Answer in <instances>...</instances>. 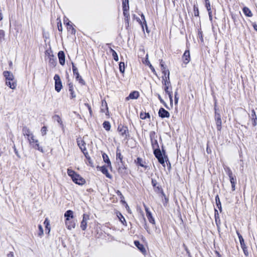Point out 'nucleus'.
<instances>
[{
	"mask_svg": "<svg viewBox=\"0 0 257 257\" xmlns=\"http://www.w3.org/2000/svg\"><path fill=\"white\" fill-rule=\"evenodd\" d=\"M144 63L150 67L152 72L155 75H157V73H156V71L154 67L152 66V65L151 64L150 62L149 61V60L148 59V54L146 55V59H145V61L144 62Z\"/></svg>",
	"mask_w": 257,
	"mask_h": 257,
	"instance_id": "22",
	"label": "nucleus"
},
{
	"mask_svg": "<svg viewBox=\"0 0 257 257\" xmlns=\"http://www.w3.org/2000/svg\"><path fill=\"white\" fill-rule=\"evenodd\" d=\"M33 147L42 153L44 152L42 147L39 146L38 141H35V144L33 145Z\"/></svg>",
	"mask_w": 257,
	"mask_h": 257,
	"instance_id": "36",
	"label": "nucleus"
},
{
	"mask_svg": "<svg viewBox=\"0 0 257 257\" xmlns=\"http://www.w3.org/2000/svg\"><path fill=\"white\" fill-rule=\"evenodd\" d=\"M5 40V32L3 30H0V41L1 42Z\"/></svg>",
	"mask_w": 257,
	"mask_h": 257,
	"instance_id": "44",
	"label": "nucleus"
},
{
	"mask_svg": "<svg viewBox=\"0 0 257 257\" xmlns=\"http://www.w3.org/2000/svg\"><path fill=\"white\" fill-rule=\"evenodd\" d=\"M157 137L156 133L154 131H152L150 133V138L154 154L161 152L159 144L157 140Z\"/></svg>",
	"mask_w": 257,
	"mask_h": 257,
	"instance_id": "3",
	"label": "nucleus"
},
{
	"mask_svg": "<svg viewBox=\"0 0 257 257\" xmlns=\"http://www.w3.org/2000/svg\"><path fill=\"white\" fill-rule=\"evenodd\" d=\"M67 85L68 86L69 90L74 89L73 84L71 81L67 82Z\"/></svg>",
	"mask_w": 257,
	"mask_h": 257,
	"instance_id": "58",
	"label": "nucleus"
},
{
	"mask_svg": "<svg viewBox=\"0 0 257 257\" xmlns=\"http://www.w3.org/2000/svg\"><path fill=\"white\" fill-rule=\"evenodd\" d=\"M23 134L25 136H27L28 138H29L31 136V133L30 129L27 126H23L22 129Z\"/></svg>",
	"mask_w": 257,
	"mask_h": 257,
	"instance_id": "29",
	"label": "nucleus"
},
{
	"mask_svg": "<svg viewBox=\"0 0 257 257\" xmlns=\"http://www.w3.org/2000/svg\"><path fill=\"white\" fill-rule=\"evenodd\" d=\"M77 144L78 146L79 147V149L80 147H85L86 143L85 142L81 139L80 138H78L76 140Z\"/></svg>",
	"mask_w": 257,
	"mask_h": 257,
	"instance_id": "32",
	"label": "nucleus"
},
{
	"mask_svg": "<svg viewBox=\"0 0 257 257\" xmlns=\"http://www.w3.org/2000/svg\"><path fill=\"white\" fill-rule=\"evenodd\" d=\"M241 247L242 248L243 253L245 256L248 255V252L247 251V246L246 245H244L243 246H241Z\"/></svg>",
	"mask_w": 257,
	"mask_h": 257,
	"instance_id": "53",
	"label": "nucleus"
},
{
	"mask_svg": "<svg viewBox=\"0 0 257 257\" xmlns=\"http://www.w3.org/2000/svg\"><path fill=\"white\" fill-rule=\"evenodd\" d=\"M160 66L162 73H164V71H169L166 68V66L165 65V62L163 61V60H160Z\"/></svg>",
	"mask_w": 257,
	"mask_h": 257,
	"instance_id": "42",
	"label": "nucleus"
},
{
	"mask_svg": "<svg viewBox=\"0 0 257 257\" xmlns=\"http://www.w3.org/2000/svg\"><path fill=\"white\" fill-rule=\"evenodd\" d=\"M136 164L139 166H141L142 167H144L145 169H147L148 166L146 165H145V163H146L145 162L143 161V159L140 157H138L137 158V160H135Z\"/></svg>",
	"mask_w": 257,
	"mask_h": 257,
	"instance_id": "25",
	"label": "nucleus"
},
{
	"mask_svg": "<svg viewBox=\"0 0 257 257\" xmlns=\"http://www.w3.org/2000/svg\"><path fill=\"white\" fill-rule=\"evenodd\" d=\"M249 117L252 122V126H255L257 124V116L254 109L251 110V114L250 115H249Z\"/></svg>",
	"mask_w": 257,
	"mask_h": 257,
	"instance_id": "17",
	"label": "nucleus"
},
{
	"mask_svg": "<svg viewBox=\"0 0 257 257\" xmlns=\"http://www.w3.org/2000/svg\"><path fill=\"white\" fill-rule=\"evenodd\" d=\"M73 75L75 76L76 80L78 81L81 85H85L86 84L85 81L80 75L78 70L76 71V72H73Z\"/></svg>",
	"mask_w": 257,
	"mask_h": 257,
	"instance_id": "20",
	"label": "nucleus"
},
{
	"mask_svg": "<svg viewBox=\"0 0 257 257\" xmlns=\"http://www.w3.org/2000/svg\"><path fill=\"white\" fill-rule=\"evenodd\" d=\"M123 157L121 155L120 150L119 149L118 147H117L116 149V161L119 160V163H122L123 162H124L123 161Z\"/></svg>",
	"mask_w": 257,
	"mask_h": 257,
	"instance_id": "23",
	"label": "nucleus"
},
{
	"mask_svg": "<svg viewBox=\"0 0 257 257\" xmlns=\"http://www.w3.org/2000/svg\"><path fill=\"white\" fill-rule=\"evenodd\" d=\"M141 18L143 21H142V25H141V26L142 28V30H144V24H146V23H147V22L145 19V15L143 13H142V14L141 15Z\"/></svg>",
	"mask_w": 257,
	"mask_h": 257,
	"instance_id": "51",
	"label": "nucleus"
},
{
	"mask_svg": "<svg viewBox=\"0 0 257 257\" xmlns=\"http://www.w3.org/2000/svg\"><path fill=\"white\" fill-rule=\"evenodd\" d=\"M58 58L60 64L64 66L65 64V54L63 51H59L58 53Z\"/></svg>",
	"mask_w": 257,
	"mask_h": 257,
	"instance_id": "15",
	"label": "nucleus"
},
{
	"mask_svg": "<svg viewBox=\"0 0 257 257\" xmlns=\"http://www.w3.org/2000/svg\"><path fill=\"white\" fill-rule=\"evenodd\" d=\"M69 91L70 93V99H73L76 97V95L75 94L74 89L69 90Z\"/></svg>",
	"mask_w": 257,
	"mask_h": 257,
	"instance_id": "61",
	"label": "nucleus"
},
{
	"mask_svg": "<svg viewBox=\"0 0 257 257\" xmlns=\"http://www.w3.org/2000/svg\"><path fill=\"white\" fill-rule=\"evenodd\" d=\"M223 168L225 173L229 177L230 176L233 175L232 171L231 170L230 168L229 167L224 166Z\"/></svg>",
	"mask_w": 257,
	"mask_h": 257,
	"instance_id": "37",
	"label": "nucleus"
},
{
	"mask_svg": "<svg viewBox=\"0 0 257 257\" xmlns=\"http://www.w3.org/2000/svg\"><path fill=\"white\" fill-rule=\"evenodd\" d=\"M154 189V191L157 193H163V189L160 185L156 186Z\"/></svg>",
	"mask_w": 257,
	"mask_h": 257,
	"instance_id": "48",
	"label": "nucleus"
},
{
	"mask_svg": "<svg viewBox=\"0 0 257 257\" xmlns=\"http://www.w3.org/2000/svg\"><path fill=\"white\" fill-rule=\"evenodd\" d=\"M28 140H29V143L31 145H32V143H35V141H38V140H35L34 139V136L33 134H31L30 137L29 138H28Z\"/></svg>",
	"mask_w": 257,
	"mask_h": 257,
	"instance_id": "46",
	"label": "nucleus"
},
{
	"mask_svg": "<svg viewBox=\"0 0 257 257\" xmlns=\"http://www.w3.org/2000/svg\"><path fill=\"white\" fill-rule=\"evenodd\" d=\"M215 202H216V205L217 207L219 210L220 212H221L222 211L221 203V202H220V199L219 197V195L218 194H217L215 196Z\"/></svg>",
	"mask_w": 257,
	"mask_h": 257,
	"instance_id": "27",
	"label": "nucleus"
},
{
	"mask_svg": "<svg viewBox=\"0 0 257 257\" xmlns=\"http://www.w3.org/2000/svg\"><path fill=\"white\" fill-rule=\"evenodd\" d=\"M242 12L244 15L247 17H251L252 16V13L251 11L248 8L246 7H244L242 8Z\"/></svg>",
	"mask_w": 257,
	"mask_h": 257,
	"instance_id": "26",
	"label": "nucleus"
},
{
	"mask_svg": "<svg viewBox=\"0 0 257 257\" xmlns=\"http://www.w3.org/2000/svg\"><path fill=\"white\" fill-rule=\"evenodd\" d=\"M117 216L119 219V220L121 223L124 226L127 225L126 221H125V219L123 216L121 214V213L118 212L117 213Z\"/></svg>",
	"mask_w": 257,
	"mask_h": 257,
	"instance_id": "28",
	"label": "nucleus"
},
{
	"mask_svg": "<svg viewBox=\"0 0 257 257\" xmlns=\"http://www.w3.org/2000/svg\"><path fill=\"white\" fill-rule=\"evenodd\" d=\"M109 52L111 53L113 59L115 61H118L119 60V58H118V55H117V53L116 52V51L115 50H114L113 49H112L111 48H110Z\"/></svg>",
	"mask_w": 257,
	"mask_h": 257,
	"instance_id": "30",
	"label": "nucleus"
},
{
	"mask_svg": "<svg viewBox=\"0 0 257 257\" xmlns=\"http://www.w3.org/2000/svg\"><path fill=\"white\" fill-rule=\"evenodd\" d=\"M163 85H165L164 88V90L165 91L166 94H168L169 93H171L172 92V91H170L169 90V86H171V85H168V84H163Z\"/></svg>",
	"mask_w": 257,
	"mask_h": 257,
	"instance_id": "52",
	"label": "nucleus"
},
{
	"mask_svg": "<svg viewBox=\"0 0 257 257\" xmlns=\"http://www.w3.org/2000/svg\"><path fill=\"white\" fill-rule=\"evenodd\" d=\"M215 217V221L216 225H220L221 224V221L220 219L219 216H217Z\"/></svg>",
	"mask_w": 257,
	"mask_h": 257,
	"instance_id": "57",
	"label": "nucleus"
},
{
	"mask_svg": "<svg viewBox=\"0 0 257 257\" xmlns=\"http://www.w3.org/2000/svg\"><path fill=\"white\" fill-rule=\"evenodd\" d=\"M194 15L196 17H199V11L197 4H194L193 6Z\"/></svg>",
	"mask_w": 257,
	"mask_h": 257,
	"instance_id": "38",
	"label": "nucleus"
},
{
	"mask_svg": "<svg viewBox=\"0 0 257 257\" xmlns=\"http://www.w3.org/2000/svg\"><path fill=\"white\" fill-rule=\"evenodd\" d=\"M68 175L71 177L73 182L79 185H83L86 183L85 180L74 170L68 168L67 169Z\"/></svg>",
	"mask_w": 257,
	"mask_h": 257,
	"instance_id": "2",
	"label": "nucleus"
},
{
	"mask_svg": "<svg viewBox=\"0 0 257 257\" xmlns=\"http://www.w3.org/2000/svg\"><path fill=\"white\" fill-rule=\"evenodd\" d=\"M119 70L121 73H124L125 71V64L123 62H120L119 63Z\"/></svg>",
	"mask_w": 257,
	"mask_h": 257,
	"instance_id": "40",
	"label": "nucleus"
},
{
	"mask_svg": "<svg viewBox=\"0 0 257 257\" xmlns=\"http://www.w3.org/2000/svg\"><path fill=\"white\" fill-rule=\"evenodd\" d=\"M71 65L73 73L74 72H76V71L78 70L75 64L73 62H71Z\"/></svg>",
	"mask_w": 257,
	"mask_h": 257,
	"instance_id": "63",
	"label": "nucleus"
},
{
	"mask_svg": "<svg viewBox=\"0 0 257 257\" xmlns=\"http://www.w3.org/2000/svg\"><path fill=\"white\" fill-rule=\"evenodd\" d=\"M155 157L158 159V162L160 163L163 166L165 167V162H167V158L162 155V153L161 152L160 153H157L154 154Z\"/></svg>",
	"mask_w": 257,
	"mask_h": 257,
	"instance_id": "8",
	"label": "nucleus"
},
{
	"mask_svg": "<svg viewBox=\"0 0 257 257\" xmlns=\"http://www.w3.org/2000/svg\"><path fill=\"white\" fill-rule=\"evenodd\" d=\"M151 183H152V185L153 187H154V188L155 187H156V186H157L158 183H157V180H155V179L152 178Z\"/></svg>",
	"mask_w": 257,
	"mask_h": 257,
	"instance_id": "60",
	"label": "nucleus"
},
{
	"mask_svg": "<svg viewBox=\"0 0 257 257\" xmlns=\"http://www.w3.org/2000/svg\"><path fill=\"white\" fill-rule=\"evenodd\" d=\"M47 131V127L46 126H43L41 130V132L42 136H44L46 134Z\"/></svg>",
	"mask_w": 257,
	"mask_h": 257,
	"instance_id": "54",
	"label": "nucleus"
},
{
	"mask_svg": "<svg viewBox=\"0 0 257 257\" xmlns=\"http://www.w3.org/2000/svg\"><path fill=\"white\" fill-rule=\"evenodd\" d=\"M65 223L66 227L69 230H71L75 227V222L73 219L68 220H65Z\"/></svg>",
	"mask_w": 257,
	"mask_h": 257,
	"instance_id": "18",
	"label": "nucleus"
},
{
	"mask_svg": "<svg viewBox=\"0 0 257 257\" xmlns=\"http://www.w3.org/2000/svg\"><path fill=\"white\" fill-rule=\"evenodd\" d=\"M183 247H184V249L186 251V253H187L188 256L189 257H192L189 249L188 248L187 245L185 243L183 244Z\"/></svg>",
	"mask_w": 257,
	"mask_h": 257,
	"instance_id": "50",
	"label": "nucleus"
},
{
	"mask_svg": "<svg viewBox=\"0 0 257 257\" xmlns=\"http://www.w3.org/2000/svg\"><path fill=\"white\" fill-rule=\"evenodd\" d=\"M89 219V216L88 214H84L83 219L81 222L80 227L83 231L85 230L87 227V220Z\"/></svg>",
	"mask_w": 257,
	"mask_h": 257,
	"instance_id": "13",
	"label": "nucleus"
},
{
	"mask_svg": "<svg viewBox=\"0 0 257 257\" xmlns=\"http://www.w3.org/2000/svg\"><path fill=\"white\" fill-rule=\"evenodd\" d=\"M67 29L68 31L72 35H75L76 33V30L73 27V25L72 24H71L70 25H67Z\"/></svg>",
	"mask_w": 257,
	"mask_h": 257,
	"instance_id": "31",
	"label": "nucleus"
},
{
	"mask_svg": "<svg viewBox=\"0 0 257 257\" xmlns=\"http://www.w3.org/2000/svg\"><path fill=\"white\" fill-rule=\"evenodd\" d=\"M38 229H39V235L41 236L43 234V228L41 224L38 225Z\"/></svg>",
	"mask_w": 257,
	"mask_h": 257,
	"instance_id": "55",
	"label": "nucleus"
},
{
	"mask_svg": "<svg viewBox=\"0 0 257 257\" xmlns=\"http://www.w3.org/2000/svg\"><path fill=\"white\" fill-rule=\"evenodd\" d=\"M215 111V120L216 124V128L218 131H220L221 130L222 121L221 119V115L219 111L218 107H214Z\"/></svg>",
	"mask_w": 257,
	"mask_h": 257,
	"instance_id": "5",
	"label": "nucleus"
},
{
	"mask_svg": "<svg viewBox=\"0 0 257 257\" xmlns=\"http://www.w3.org/2000/svg\"><path fill=\"white\" fill-rule=\"evenodd\" d=\"M57 27H58V31L59 32H61L62 31L63 28H62V25L61 21H59V22L58 23Z\"/></svg>",
	"mask_w": 257,
	"mask_h": 257,
	"instance_id": "62",
	"label": "nucleus"
},
{
	"mask_svg": "<svg viewBox=\"0 0 257 257\" xmlns=\"http://www.w3.org/2000/svg\"><path fill=\"white\" fill-rule=\"evenodd\" d=\"M117 169L118 174L122 178L126 177L128 174L129 170L124 162L122 163L117 162Z\"/></svg>",
	"mask_w": 257,
	"mask_h": 257,
	"instance_id": "4",
	"label": "nucleus"
},
{
	"mask_svg": "<svg viewBox=\"0 0 257 257\" xmlns=\"http://www.w3.org/2000/svg\"><path fill=\"white\" fill-rule=\"evenodd\" d=\"M3 74L6 79V84L12 89H16L17 83L13 74L11 71L7 70L4 71Z\"/></svg>",
	"mask_w": 257,
	"mask_h": 257,
	"instance_id": "1",
	"label": "nucleus"
},
{
	"mask_svg": "<svg viewBox=\"0 0 257 257\" xmlns=\"http://www.w3.org/2000/svg\"><path fill=\"white\" fill-rule=\"evenodd\" d=\"M64 216L65 218V220H68L69 219H73L74 218V215H73V212L71 210H67L64 214Z\"/></svg>",
	"mask_w": 257,
	"mask_h": 257,
	"instance_id": "21",
	"label": "nucleus"
},
{
	"mask_svg": "<svg viewBox=\"0 0 257 257\" xmlns=\"http://www.w3.org/2000/svg\"><path fill=\"white\" fill-rule=\"evenodd\" d=\"M134 244L142 253H145L146 252V250L144 247V245L141 243L140 241L135 240Z\"/></svg>",
	"mask_w": 257,
	"mask_h": 257,
	"instance_id": "19",
	"label": "nucleus"
},
{
	"mask_svg": "<svg viewBox=\"0 0 257 257\" xmlns=\"http://www.w3.org/2000/svg\"><path fill=\"white\" fill-rule=\"evenodd\" d=\"M102 156L103 161L107 165V166L108 167H109L110 169H111L112 167H111V162H110L109 158L108 156H107V155L106 154H105V153H103L102 154Z\"/></svg>",
	"mask_w": 257,
	"mask_h": 257,
	"instance_id": "24",
	"label": "nucleus"
},
{
	"mask_svg": "<svg viewBox=\"0 0 257 257\" xmlns=\"http://www.w3.org/2000/svg\"><path fill=\"white\" fill-rule=\"evenodd\" d=\"M117 131L120 133L121 136L124 137L125 139L128 140L130 137L127 126L120 124L118 126Z\"/></svg>",
	"mask_w": 257,
	"mask_h": 257,
	"instance_id": "6",
	"label": "nucleus"
},
{
	"mask_svg": "<svg viewBox=\"0 0 257 257\" xmlns=\"http://www.w3.org/2000/svg\"><path fill=\"white\" fill-rule=\"evenodd\" d=\"M144 206L146 213V216L148 218L149 221L150 222V223L155 224V219L153 217L152 214L150 211L149 208L145 204H144Z\"/></svg>",
	"mask_w": 257,
	"mask_h": 257,
	"instance_id": "9",
	"label": "nucleus"
},
{
	"mask_svg": "<svg viewBox=\"0 0 257 257\" xmlns=\"http://www.w3.org/2000/svg\"><path fill=\"white\" fill-rule=\"evenodd\" d=\"M163 75L162 76V84L171 85V82L170 80V71H165L164 73H162Z\"/></svg>",
	"mask_w": 257,
	"mask_h": 257,
	"instance_id": "10",
	"label": "nucleus"
},
{
	"mask_svg": "<svg viewBox=\"0 0 257 257\" xmlns=\"http://www.w3.org/2000/svg\"><path fill=\"white\" fill-rule=\"evenodd\" d=\"M115 192L117 196H118L120 199H124L123 195L119 190H117Z\"/></svg>",
	"mask_w": 257,
	"mask_h": 257,
	"instance_id": "64",
	"label": "nucleus"
},
{
	"mask_svg": "<svg viewBox=\"0 0 257 257\" xmlns=\"http://www.w3.org/2000/svg\"><path fill=\"white\" fill-rule=\"evenodd\" d=\"M236 234L239 238L240 246H243V245H245L244 243L243 238L242 236L241 235V234L238 231H236Z\"/></svg>",
	"mask_w": 257,
	"mask_h": 257,
	"instance_id": "39",
	"label": "nucleus"
},
{
	"mask_svg": "<svg viewBox=\"0 0 257 257\" xmlns=\"http://www.w3.org/2000/svg\"><path fill=\"white\" fill-rule=\"evenodd\" d=\"M159 116L162 118H169L170 117V113L163 107H161L158 112Z\"/></svg>",
	"mask_w": 257,
	"mask_h": 257,
	"instance_id": "11",
	"label": "nucleus"
},
{
	"mask_svg": "<svg viewBox=\"0 0 257 257\" xmlns=\"http://www.w3.org/2000/svg\"><path fill=\"white\" fill-rule=\"evenodd\" d=\"M179 99V97L178 96V89H176L174 94V102L175 105H177L178 104Z\"/></svg>",
	"mask_w": 257,
	"mask_h": 257,
	"instance_id": "45",
	"label": "nucleus"
},
{
	"mask_svg": "<svg viewBox=\"0 0 257 257\" xmlns=\"http://www.w3.org/2000/svg\"><path fill=\"white\" fill-rule=\"evenodd\" d=\"M198 38L201 40V42L203 43V41H203V32L201 31V29H198Z\"/></svg>",
	"mask_w": 257,
	"mask_h": 257,
	"instance_id": "47",
	"label": "nucleus"
},
{
	"mask_svg": "<svg viewBox=\"0 0 257 257\" xmlns=\"http://www.w3.org/2000/svg\"><path fill=\"white\" fill-rule=\"evenodd\" d=\"M229 181H230L231 184H232V183H234V184L236 183V176L235 175H232L231 176H230L229 177Z\"/></svg>",
	"mask_w": 257,
	"mask_h": 257,
	"instance_id": "49",
	"label": "nucleus"
},
{
	"mask_svg": "<svg viewBox=\"0 0 257 257\" xmlns=\"http://www.w3.org/2000/svg\"><path fill=\"white\" fill-rule=\"evenodd\" d=\"M161 152L162 153V155L163 156H165L166 158H167V159L168 161V158L167 155H166V150H165L163 145L162 146V150L161 151Z\"/></svg>",
	"mask_w": 257,
	"mask_h": 257,
	"instance_id": "56",
	"label": "nucleus"
},
{
	"mask_svg": "<svg viewBox=\"0 0 257 257\" xmlns=\"http://www.w3.org/2000/svg\"><path fill=\"white\" fill-rule=\"evenodd\" d=\"M96 168L97 169H99L103 174L105 175L107 178L109 179L112 178V176L109 173L106 166L103 165L101 167L97 166Z\"/></svg>",
	"mask_w": 257,
	"mask_h": 257,
	"instance_id": "12",
	"label": "nucleus"
},
{
	"mask_svg": "<svg viewBox=\"0 0 257 257\" xmlns=\"http://www.w3.org/2000/svg\"><path fill=\"white\" fill-rule=\"evenodd\" d=\"M122 9H126V8L130 9L129 0H122Z\"/></svg>",
	"mask_w": 257,
	"mask_h": 257,
	"instance_id": "43",
	"label": "nucleus"
},
{
	"mask_svg": "<svg viewBox=\"0 0 257 257\" xmlns=\"http://www.w3.org/2000/svg\"><path fill=\"white\" fill-rule=\"evenodd\" d=\"M140 116L142 119H146L150 118V115L149 112H144L143 111L140 112Z\"/></svg>",
	"mask_w": 257,
	"mask_h": 257,
	"instance_id": "35",
	"label": "nucleus"
},
{
	"mask_svg": "<svg viewBox=\"0 0 257 257\" xmlns=\"http://www.w3.org/2000/svg\"><path fill=\"white\" fill-rule=\"evenodd\" d=\"M140 96V93L138 91H133L131 92L128 96L125 98V100L127 101L130 99H137Z\"/></svg>",
	"mask_w": 257,
	"mask_h": 257,
	"instance_id": "16",
	"label": "nucleus"
},
{
	"mask_svg": "<svg viewBox=\"0 0 257 257\" xmlns=\"http://www.w3.org/2000/svg\"><path fill=\"white\" fill-rule=\"evenodd\" d=\"M190 54L189 50H186L182 56L183 63L187 65L190 61Z\"/></svg>",
	"mask_w": 257,
	"mask_h": 257,
	"instance_id": "14",
	"label": "nucleus"
},
{
	"mask_svg": "<svg viewBox=\"0 0 257 257\" xmlns=\"http://www.w3.org/2000/svg\"><path fill=\"white\" fill-rule=\"evenodd\" d=\"M168 96H169V99H170V105L171 106V107H173V96H172V92H171V93H169V94H168Z\"/></svg>",
	"mask_w": 257,
	"mask_h": 257,
	"instance_id": "59",
	"label": "nucleus"
},
{
	"mask_svg": "<svg viewBox=\"0 0 257 257\" xmlns=\"http://www.w3.org/2000/svg\"><path fill=\"white\" fill-rule=\"evenodd\" d=\"M129 9H128V8L122 9L123 15L124 17V19H126V21H127L128 20V19H130Z\"/></svg>",
	"mask_w": 257,
	"mask_h": 257,
	"instance_id": "33",
	"label": "nucleus"
},
{
	"mask_svg": "<svg viewBox=\"0 0 257 257\" xmlns=\"http://www.w3.org/2000/svg\"><path fill=\"white\" fill-rule=\"evenodd\" d=\"M55 81V89L57 92H59L62 88V83L60 77L58 74H55L54 77Z\"/></svg>",
	"mask_w": 257,
	"mask_h": 257,
	"instance_id": "7",
	"label": "nucleus"
},
{
	"mask_svg": "<svg viewBox=\"0 0 257 257\" xmlns=\"http://www.w3.org/2000/svg\"><path fill=\"white\" fill-rule=\"evenodd\" d=\"M49 63L51 66H52L53 67H55L57 64V59L56 58L49 59Z\"/></svg>",
	"mask_w": 257,
	"mask_h": 257,
	"instance_id": "41",
	"label": "nucleus"
},
{
	"mask_svg": "<svg viewBox=\"0 0 257 257\" xmlns=\"http://www.w3.org/2000/svg\"><path fill=\"white\" fill-rule=\"evenodd\" d=\"M102 125H103V128L106 131H110V128H111V124H110V123L108 121H104L102 123Z\"/></svg>",
	"mask_w": 257,
	"mask_h": 257,
	"instance_id": "34",
	"label": "nucleus"
}]
</instances>
